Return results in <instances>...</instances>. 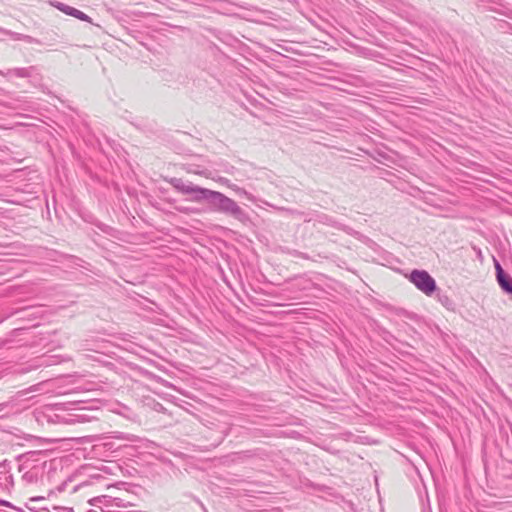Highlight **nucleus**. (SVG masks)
Wrapping results in <instances>:
<instances>
[{
    "mask_svg": "<svg viewBox=\"0 0 512 512\" xmlns=\"http://www.w3.org/2000/svg\"><path fill=\"white\" fill-rule=\"evenodd\" d=\"M201 193L205 198L211 199L213 203L218 204L222 209L227 211H235L237 206L234 201L225 197L219 192L202 190Z\"/></svg>",
    "mask_w": 512,
    "mask_h": 512,
    "instance_id": "2",
    "label": "nucleus"
},
{
    "mask_svg": "<svg viewBox=\"0 0 512 512\" xmlns=\"http://www.w3.org/2000/svg\"><path fill=\"white\" fill-rule=\"evenodd\" d=\"M57 7L59 10H61L63 13H65L67 15L73 16L82 21L91 22V19L88 15H86L85 13H83L82 11H80L74 7L63 5V4H61Z\"/></svg>",
    "mask_w": 512,
    "mask_h": 512,
    "instance_id": "3",
    "label": "nucleus"
},
{
    "mask_svg": "<svg viewBox=\"0 0 512 512\" xmlns=\"http://www.w3.org/2000/svg\"><path fill=\"white\" fill-rule=\"evenodd\" d=\"M497 279L500 286L507 292L512 293V279L507 276L499 264H496Z\"/></svg>",
    "mask_w": 512,
    "mask_h": 512,
    "instance_id": "4",
    "label": "nucleus"
},
{
    "mask_svg": "<svg viewBox=\"0 0 512 512\" xmlns=\"http://www.w3.org/2000/svg\"><path fill=\"white\" fill-rule=\"evenodd\" d=\"M409 279L419 290L427 295L431 294L436 288L434 279L426 271L414 270L410 274Z\"/></svg>",
    "mask_w": 512,
    "mask_h": 512,
    "instance_id": "1",
    "label": "nucleus"
}]
</instances>
